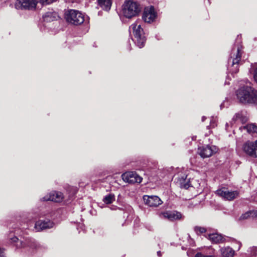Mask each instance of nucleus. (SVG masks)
I'll return each mask as SVG.
<instances>
[{"instance_id": "7", "label": "nucleus", "mask_w": 257, "mask_h": 257, "mask_svg": "<svg viewBox=\"0 0 257 257\" xmlns=\"http://www.w3.org/2000/svg\"><path fill=\"white\" fill-rule=\"evenodd\" d=\"M37 0H17L15 7L17 10H34L36 9Z\"/></svg>"}, {"instance_id": "34", "label": "nucleus", "mask_w": 257, "mask_h": 257, "mask_svg": "<svg viewBox=\"0 0 257 257\" xmlns=\"http://www.w3.org/2000/svg\"><path fill=\"white\" fill-rule=\"evenodd\" d=\"M255 216L254 218H257V210H255Z\"/></svg>"}, {"instance_id": "18", "label": "nucleus", "mask_w": 257, "mask_h": 257, "mask_svg": "<svg viewBox=\"0 0 257 257\" xmlns=\"http://www.w3.org/2000/svg\"><path fill=\"white\" fill-rule=\"evenodd\" d=\"M59 16L56 12L50 11L46 13L43 16L44 21L46 22H50L57 20Z\"/></svg>"}, {"instance_id": "29", "label": "nucleus", "mask_w": 257, "mask_h": 257, "mask_svg": "<svg viewBox=\"0 0 257 257\" xmlns=\"http://www.w3.org/2000/svg\"><path fill=\"white\" fill-rule=\"evenodd\" d=\"M251 256H255L257 251V248L256 247H252L250 248Z\"/></svg>"}, {"instance_id": "4", "label": "nucleus", "mask_w": 257, "mask_h": 257, "mask_svg": "<svg viewBox=\"0 0 257 257\" xmlns=\"http://www.w3.org/2000/svg\"><path fill=\"white\" fill-rule=\"evenodd\" d=\"M65 18L67 22L75 25L82 24L84 21L83 14L74 10H68L65 13Z\"/></svg>"}, {"instance_id": "17", "label": "nucleus", "mask_w": 257, "mask_h": 257, "mask_svg": "<svg viewBox=\"0 0 257 257\" xmlns=\"http://www.w3.org/2000/svg\"><path fill=\"white\" fill-rule=\"evenodd\" d=\"M163 215L165 218H167L170 220L179 219L182 217L181 213L176 211H167L164 213Z\"/></svg>"}, {"instance_id": "2", "label": "nucleus", "mask_w": 257, "mask_h": 257, "mask_svg": "<svg viewBox=\"0 0 257 257\" xmlns=\"http://www.w3.org/2000/svg\"><path fill=\"white\" fill-rule=\"evenodd\" d=\"M132 31L134 35L135 39L133 41L136 45L140 48H142L145 45L146 39L144 36L143 29L141 28L140 24L138 23L133 24L130 27V31Z\"/></svg>"}, {"instance_id": "33", "label": "nucleus", "mask_w": 257, "mask_h": 257, "mask_svg": "<svg viewBox=\"0 0 257 257\" xmlns=\"http://www.w3.org/2000/svg\"><path fill=\"white\" fill-rule=\"evenodd\" d=\"M157 255L159 256H162V253L160 251H158L157 252Z\"/></svg>"}, {"instance_id": "25", "label": "nucleus", "mask_w": 257, "mask_h": 257, "mask_svg": "<svg viewBox=\"0 0 257 257\" xmlns=\"http://www.w3.org/2000/svg\"><path fill=\"white\" fill-rule=\"evenodd\" d=\"M180 185L181 187L186 189H188L190 186L189 181L187 179V176H186L185 178H184V177L181 178V180H180Z\"/></svg>"}, {"instance_id": "8", "label": "nucleus", "mask_w": 257, "mask_h": 257, "mask_svg": "<svg viewBox=\"0 0 257 257\" xmlns=\"http://www.w3.org/2000/svg\"><path fill=\"white\" fill-rule=\"evenodd\" d=\"M243 150L248 156L257 158V141L246 142L243 146Z\"/></svg>"}, {"instance_id": "15", "label": "nucleus", "mask_w": 257, "mask_h": 257, "mask_svg": "<svg viewBox=\"0 0 257 257\" xmlns=\"http://www.w3.org/2000/svg\"><path fill=\"white\" fill-rule=\"evenodd\" d=\"M54 223L49 220H39L35 223V228L37 231L49 229L53 227Z\"/></svg>"}, {"instance_id": "30", "label": "nucleus", "mask_w": 257, "mask_h": 257, "mask_svg": "<svg viewBox=\"0 0 257 257\" xmlns=\"http://www.w3.org/2000/svg\"><path fill=\"white\" fill-rule=\"evenodd\" d=\"M194 257H213V256L211 255H204L201 252H197L195 255Z\"/></svg>"}, {"instance_id": "32", "label": "nucleus", "mask_w": 257, "mask_h": 257, "mask_svg": "<svg viewBox=\"0 0 257 257\" xmlns=\"http://www.w3.org/2000/svg\"><path fill=\"white\" fill-rule=\"evenodd\" d=\"M0 257H5L4 251L2 248L0 247Z\"/></svg>"}, {"instance_id": "14", "label": "nucleus", "mask_w": 257, "mask_h": 257, "mask_svg": "<svg viewBox=\"0 0 257 257\" xmlns=\"http://www.w3.org/2000/svg\"><path fill=\"white\" fill-rule=\"evenodd\" d=\"M215 151L216 148L215 147L212 148L208 145L202 146L198 148V154L203 158H208L211 156Z\"/></svg>"}, {"instance_id": "22", "label": "nucleus", "mask_w": 257, "mask_h": 257, "mask_svg": "<svg viewBox=\"0 0 257 257\" xmlns=\"http://www.w3.org/2000/svg\"><path fill=\"white\" fill-rule=\"evenodd\" d=\"M244 128L249 134H257V125L255 124H248L244 126Z\"/></svg>"}, {"instance_id": "35", "label": "nucleus", "mask_w": 257, "mask_h": 257, "mask_svg": "<svg viewBox=\"0 0 257 257\" xmlns=\"http://www.w3.org/2000/svg\"><path fill=\"white\" fill-rule=\"evenodd\" d=\"M211 123L212 124V126L213 127H214V126L215 125V122H211Z\"/></svg>"}, {"instance_id": "5", "label": "nucleus", "mask_w": 257, "mask_h": 257, "mask_svg": "<svg viewBox=\"0 0 257 257\" xmlns=\"http://www.w3.org/2000/svg\"><path fill=\"white\" fill-rule=\"evenodd\" d=\"M230 59H232V65L230 69L231 73H236L238 71V64L241 59V53L238 46L235 47L232 49L230 54ZM231 59L229 60L230 61Z\"/></svg>"}, {"instance_id": "11", "label": "nucleus", "mask_w": 257, "mask_h": 257, "mask_svg": "<svg viewBox=\"0 0 257 257\" xmlns=\"http://www.w3.org/2000/svg\"><path fill=\"white\" fill-rule=\"evenodd\" d=\"M123 180L130 183H141L142 177L139 176L136 172H131L124 173L122 175Z\"/></svg>"}, {"instance_id": "36", "label": "nucleus", "mask_w": 257, "mask_h": 257, "mask_svg": "<svg viewBox=\"0 0 257 257\" xmlns=\"http://www.w3.org/2000/svg\"><path fill=\"white\" fill-rule=\"evenodd\" d=\"M205 116H203V117H202V120L203 121L205 120Z\"/></svg>"}, {"instance_id": "19", "label": "nucleus", "mask_w": 257, "mask_h": 257, "mask_svg": "<svg viewBox=\"0 0 257 257\" xmlns=\"http://www.w3.org/2000/svg\"><path fill=\"white\" fill-rule=\"evenodd\" d=\"M208 239L212 242L217 243L223 242L224 241V238L222 236L218 233H212L208 235Z\"/></svg>"}, {"instance_id": "31", "label": "nucleus", "mask_w": 257, "mask_h": 257, "mask_svg": "<svg viewBox=\"0 0 257 257\" xmlns=\"http://www.w3.org/2000/svg\"><path fill=\"white\" fill-rule=\"evenodd\" d=\"M253 76L254 80L257 82V68L254 71Z\"/></svg>"}, {"instance_id": "26", "label": "nucleus", "mask_w": 257, "mask_h": 257, "mask_svg": "<svg viewBox=\"0 0 257 257\" xmlns=\"http://www.w3.org/2000/svg\"><path fill=\"white\" fill-rule=\"evenodd\" d=\"M195 231L198 234L199 233H203L206 231L205 228L204 227H199V226H196L194 228Z\"/></svg>"}, {"instance_id": "21", "label": "nucleus", "mask_w": 257, "mask_h": 257, "mask_svg": "<svg viewBox=\"0 0 257 257\" xmlns=\"http://www.w3.org/2000/svg\"><path fill=\"white\" fill-rule=\"evenodd\" d=\"M98 5L103 10L109 11L111 6V0H97Z\"/></svg>"}, {"instance_id": "13", "label": "nucleus", "mask_w": 257, "mask_h": 257, "mask_svg": "<svg viewBox=\"0 0 257 257\" xmlns=\"http://www.w3.org/2000/svg\"><path fill=\"white\" fill-rule=\"evenodd\" d=\"M143 199L145 204L150 207H158L163 203L160 198L157 196L145 195Z\"/></svg>"}, {"instance_id": "16", "label": "nucleus", "mask_w": 257, "mask_h": 257, "mask_svg": "<svg viewBox=\"0 0 257 257\" xmlns=\"http://www.w3.org/2000/svg\"><path fill=\"white\" fill-rule=\"evenodd\" d=\"M237 121H240L241 123H244L247 121V117L242 111H240L235 114L230 122V125H233Z\"/></svg>"}, {"instance_id": "1", "label": "nucleus", "mask_w": 257, "mask_h": 257, "mask_svg": "<svg viewBox=\"0 0 257 257\" xmlns=\"http://www.w3.org/2000/svg\"><path fill=\"white\" fill-rule=\"evenodd\" d=\"M239 101L243 104L257 105V90L249 86H243L236 91Z\"/></svg>"}, {"instance_id": "12", "label": "nucleus", "mask_w": 257, "mask_h": 257, "mask_svg": "<svg viewBox=\"0 0 257 257\" xmlns=\"http://www.w3.org/2000/svg\"><path fill=\"white\" fill-rule=\"evenodd\" d=\"M64 198L63 193L61 192L53 191L49 194L44 197L42 199L43 201H51L56 202H61Z\"/></svg>"}, {"instance_id": "28", "label": "nucleus", "mask_w": 257, "mask_h": 257, "mask_svg": "<svg viewBox=\"0 0 257 257\" xmlns=\"http://www.w3.org/2000/svg\"><path fill=\"white\" fill-rule=\"evenodd\" d=\"M56 0H40V3L43 5H48L55 2Z\"/></svg>"}, {"instance_id": "37", "label": "nucleus", "mask_w": 257, "mask_h": 257, "mask_svg": "<svg viewBox=\"0 0 257 257\" xmlns=\"http://www.w3.org/2000/svg\"><path fill=\"white\" fill-rule=\"evenodd\" d=\"M222 106H223V103H222V104L220 105V107H221V108H222Z\"/></svg>"}, {"instance_id": "24", "label": "nucleus", "mask_w": 257, "mask_h": 257, "mask_svg": "<svg viewBox=\"0 0 257 257\" xmlns=\"http://www.w3.org/2000/svg\"><path fill=\"white\" fill-rule=\"evenodd\" d=\"M115 200L114 194L110 193L106 195L103 199V201L106 204H110Z\"/></svg>"}, {"instance_id": "27", "label": "nucleus", "mask_w": 257, "mask_h": 257, "mask_svg": "<svg viewBox=\"0 0 257 257\" xmlns=\"http://www.w3.org/2000/svg\"><path fill=\"white\" fill-rule=\"evenodd\" d=\"M70 189L71 190V193L69 196L70 198H72L73 196L76 193L77 190L75 187H70Z\"/></svg>"}, {"instance_id": "9", "label": "nucleus", "mask_w": 257, "mask_h": 257, "mask_svg": "<svg viewBox=\"0 0 257 257\" xmlns=\"http://www.w3.org/2000/svg\"><path fill=\"white\" fill-rule=\"evenodd\" d=\"M216 194L227 200H232L238 196V192L237 191H229L225 188L218 189Z\"/></svg>"}, {"instance_id": "20", "label": "nucleus", "mask_w": 257, "mask_h": 257, "mask_svg": "<svg viewBox=\"0 0 257 257\" xmlns=\"http://www.w3.org/2000/svg\"><path fill=\"white\" fill-rule=\"evenodd\" d=\"M220 252L223 257H233L234 254V250L229 246L221 248Z\"/></svg>"}, {"instance_id": "23", "label": "nucleus", "mask_w": 257, "mask_h": 257, "mask_svg": "<svg viewBox=\"0 0 257 257\" xmlns=\"http://www.w3.org/2000/svg\"><path fill=\"white\" fill-rule=\"evenodd\" d=\"M255 216V210L249 211L242 214L239 217V220L246 219L249 217L254 218Z\"/></svg>"}, {"instance_id": "3", "label": "nucleus", "mask_w": 257, "mask_h": 257, "mask_svg": "<svg viewBox=\"0 0 257 257\" xmlns=\"http://www.w3.org/2000/svg\"><path fill=\"white\" fill-rule=\"evenodd\" d=\"M141 8L137 2L129 0L123 5V16L128 19L137 16L141 12Z\"/></svg>"}, {"instance_id": "10", "label": "nucleus", "mask_w": 257, "mask_h": 257, "mask_svg": "<svg viewBox=\"0 0 257 257\" xmlns=\"http://www.w3.org/2000/svg\"><path fill=\"white\" fill-rule=\"evenodd\" d=\"M157 17V14L153 7L146 8L144 10L142 18L143 20L148 23L153 22Z\"/></svg>"}, {"instance_id": "6", "label": "nucleus", "mask_w": 257, "mask_h": 257, "mask_svg": "<svg viewBox=\"0 0 257 257\" xmlns=\"http://www.w3.org/2000/svg\"><path fill=\"white\" fill-rule=\"evenodd\" d=\"M9 238L12 241V242L17 243L16 245L17 247L29 246L32 248H38L39 247V245L31 238H26L24 240H19V239L17 236H14L13 237L11 234H10Z\"/></svg>"}]
</instances>
